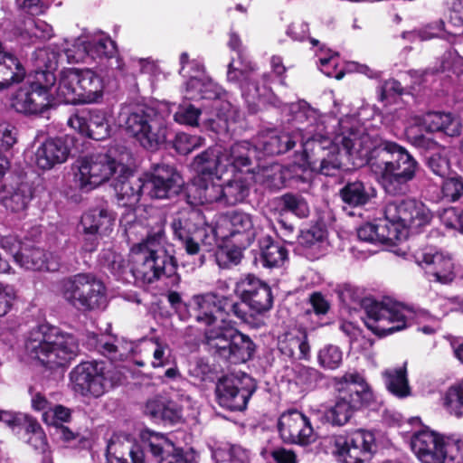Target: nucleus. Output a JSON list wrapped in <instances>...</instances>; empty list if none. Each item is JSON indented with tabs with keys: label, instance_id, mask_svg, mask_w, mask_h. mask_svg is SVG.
Masks as SVG:
<instances>
[{
	"label": "nucleus",
	"instance_id": "b1692460",
	"mask_svg": "<svg viewBox=\"0 0 463 463\" xmlns=\"http://www.w3.org/2000/svg\"><path fill=\"white\" fill-rule=\"evenodd\" d=\"M201 222L200 212L192 207L184 208L172 215L170 226L174 236L183 243L190 255L197 254L200 250L194 235L198 231Z\"/></svg>",
	"mask_w": 463,
	"mask_h": 463
},
{
	"label": "nucleus",
	"instance_id": "f8f14e48",
	"mask_svg": "<svg viewBox=\"0 0 463 463\" xmlns=\"http://www.w3.org/2000/svg\"><path fill=\"white\" fill-rule=\"evenodd\" d=\"M383 215L397 232L398 241L407 237L408 230L417 231L430 223L432 215L424 203L415 199L392 201L383 209Z\"/></svg>",
	"mask_w": 463,
	"mask_h": 463
},
{
	"label": "nucleus",
	"instance_id": "412c9836",
	"mask_svg": "<svg viewBox=\"0 0 463 463\" xmlns=\"http://www.w3.org/2000/svg\"><path fill=\"white\" fill-rule=\"evenodd\" d=\"M278 430L284 442L307 445L315 440L309 419L298 410H289L279 419Z\"/></svg>",
	"mask_w": 463,
	"mask_h": 463
},
{
	"label": "nucleus",
	"instance_id": "7ed1b4c3",
	"mask_svg": "<svg viewBox=\"0 0 463 463\" xmlns=\"http://www.w3.org/2000/svg\"><path fill=\"white\" fill-rule=\"evenodd\" d=\"M24 347L32 359L50 369L66 366L80 352L73 335L47 323L37 325L28 332Z\"/></svg>",
	"mask_w": 463,
	"mask_h": 463
},
{
	"label": "nucleus",
	"instance_id": "ddd939ff",
	"mask_svg": "<svg viewBox=\"0 0 463 463\" xmlns=\"http://www.w3.org/2000/svg\"><path fill=\"white\" fill-rule=\"evenodd\" d=\"M72 389L83 396L100 397L116 380L103 363L85 362L78 364L70 373Z\"/></svg>",
	"mask_w": 463,
	"mask_h": 463
},
{
	"label": "nucleus",
	"instance_id": "20e7f679",
	"mask_svg": "<svg viewBox=\"0 0 463 463\" xmlns=\"http://www.w3.org/2000/svg\"><path fill=\"white\" fill-rule=\"evenodd\" d=\"M133 160L125 146H115L105 154H92L78 158L71 166L74 187L90 192L109 181L115 173H124L126 164Z\"/></svg>",
	"mask_w": 463,
	"mask_h": 463
},
{
	"label": "nucleus",
	"instance_id": "f257e3e1",
	"mask_svg": "<svg viewBox=\"0 0 463 463\" xmlns=\"http://www.w3.org/2000/svg\"><path fill=\"white\" fill-rule=\"evenodd\" d=\"M337 127V130L324 135L321 143L312 142L319 150L330 145L327 156L320 161V174L335 176L339 173L342 166L339 146H342L354 165L367 164L388 194L398 195L408 192L409 182L415 177L419 165L404 147L392 141L373 146L372 137L363 130L354 129L347 118L339 119Z\"/></svg>",
	"mask_w": 463,
	"mask_h": 463
},
{
	"label": "nucleus",
	"instance_id": "8fccbe9b",
	"mask_svg": "<svg viewBox=\"0 0 463 463\" xmlns=\"http://www.w3.org/2000/svg\"><path fill=\"white\" fill-rule=\"evenodd\" d=\"M382 374L385 386L391 393L399 398L410 395L405 365L400 368L386 369Z\"/></svg>",
	"mask_w": 463,
	"mask_h": 463
},
{
	"label": "nucleus",
	"instance_id": "393cba45",
	"mask_svg": "<svg viewBox=\"0 0 463 463\" xmlns=\"http://www.w3.org/2000/svg\"><path fill=\"white\" fill-rule=\"evenodd\" d=\"M108 112L91 109L72 115L68 119L71 128L95 140H103L109 136L110 125Z\"/></svg>",
	"mask_w": 463,
	"mask_h": 463
},
{
	"label": "nucleus",
	"instance_id": "0e129e2a",
	"mask_svg": "<svg viewBox=\"0 0 463 463\" xmlns=\"http://www.w3.org/2000/svg\"><path fill=\"white\" fill-rule=\"evenodd\" d=\"M71 410L62 405H55L51 407L43 414L44 422L48 425L55 427V429L62 426L63 423L68 422L71 420Z\"/></svg>",
	"mask_w": 463,
	"mask_h": 463
},
{
	"label": "nucleus",
	"instance_id": "4be33fe9",
	"mask_svg": "<svg viewBox=\"0 0 463 463\" xmlns=\"http://www.w3.org/2000/svg\"><path fill=\"white\" fill-rule=\"evenodd\" d=\"M235 291L242 302L255 311L261 314L272 307L273 297L270 287L253 275L241 278L235 286Z\"/></svg>",
	"mask_w": 463,
	"mask_h": 463
},
{
	"label": "nucleus",
	"instance_id": "4468645a",
	"mask_svg": "<svg viewBox=\"0 0 463 463\" xmlns=\"http://www.w3.org/2000/svg\"><path fill=\"white\" fill-rule=\"evenodd\" d=\"M185 98L188 99H209L212 109L222 121L221 128H226L228 118L235 113L229 94L212 79L191 77L186 82Z\"/></svg>",
	"mask_w": 463,
	"mask_h": 463
},
{
	"label": "nucleus",
	"instance_id": "6ab92c4d",
	"mask_svg": "<svg viewBox=\"0 0 463 463\" xmlns=\"http://www.w3.org/2000/svg\"><path fill=\"white\" fill-rule=\"evenodd\" d=\"M144 176L145 194L165 199L177 194L183 185L180 175L169 165H157Z\"/></svg>",
	"mask_w": 463,
	"mask_h": 463
},
{
	"label": "nucleus",
	"instance_id": "e433bc0d",
	"mask_svg": "<svg viewBox=\"0 0 463 463\" xmlns=\"http://www.w3.org/2000/svg\"><path fill=\"white\" fill-rule=\"evenodd\" d=\"M357 237L360 241L369 243L392 245L398 241L397 232L392 230L390 222L383 219L365 222L357 229Z\"/></svg>",
	"mask_w": 463,
	"mask_h": 463
},
{
	"label": "nucleus",
	"instance_id": "473e14b6",
	"mask_svg": "<svg viewBox=\"0 0 463 463\" xmlns=\"http://www.w3.org/2000/svg\"><path fill=\"white\" fill-rule=\"evenodd\" d=\"M222 296H219L213 292L196 295L192 299L194 317L197 322L205 325L208 327L213 326L218 318L222 322Z\"/></svg>",
	"mask_w": 463,
	"mask_h": 463
},
{
	"label": "nucleus",
	"instance_id": "0eeeda50",
	"mask_svg": "<svg viewBox=\"0 0 463 463\" xmlns=\"http://www.w3.org/2000/svg\"><path fill=\"white\" fill-rule=\"evenodd\" d=\"M118 120L146 149L156 150L166 140V122L152 107L144 104L123 106Z\"/></svg>",
	"mask_w": 463,
	"mask_h": 463
},
{
	"label": "nucleus",
	"instance_id": "f03ea898",
	"mask_svg": "<svg viewBox=\"0 0 463 463\" xmlns=\"http://www.w3.org/2000/svg\"><path fill=\"white\" fill-rule=\"evenodd\" d=\"M156 227L148 232L145 240L131 248L132 277L138 283L150 284L162 276H171L175 271L174 257L164 247V220L158 218Z\"/></svg>",
	"mask_w": 463,
	"mask_h": 463
},
{
	"label": "nucleus",
	"instance_id": "4d7b16f0",
	"mask_svg": "<svg viewBox=\"0 0 463 463\" xmlns=\"http://www.w3.org/2000/svg\"><path fill=\"white\" fill-rule=\"evenodd\" d=\"M342 360V351L334 345H326L317 353L318 364L326 370L337 369L341 365Z\"/></svg>",
	"mask_w": 463,
	"mask_h": 463
},
{
	"label": "nucleus",
	"instance_id": "4c0bfd02",
	"mask_svg": "<svg viewBox=\"0 0 463 463\" xmlns=\"http://www.w3.org/2000/svg\"><path fill=\"white\" fill-rule=\"evenodd\" d=\"M192 205L222 203V184H215L213 177L196 176L187 192Z\"/></svg>",
	"mask_w": 463,
	"mask_h": 463
},
{
	"label": "nucleus",
	"instance_id": "79ce46f5",
	"mask_svg": "<svg viewBox=\"0 0 463 463\" xmlns=\"http://www.w3.org/2000/svg\"><path fill=\"white\" fill-rule=\"evenodd\" d=\"M127 455L129 456L132 463H145L146 455L140 444L128 439L126 442L113 439L108 444L109 463H129L126 458Z\"/></svg>",
	"mask_w": 463,
	"mask_h": 463
},
{
	"label": "nucleus",
	"instance_id": "c85d7f7f",
	"mask_svg": "<svg viewBox=\"0 0 463 463\" xmlns=\"http://www.w3.org/2000/svg\"><path fill=\"white\" fill-rule=\"evenodd\" d=\"M299 134L292 133L291 131L268 130L260 133L255 141L254 148L250 146L253 151L251 156L255 154L256 150H260L263 154L268 156H275L286 153L292 149L296 143L299 141Z\"/></svg>",
	"mask_w": 463,
	"mask_h": 463
},
{
	"label": "nucleus",
	"instance_id": "774afa93",
	"mask_svg": "<svg viewBox=\"0 0 463 463\" xmlns=\"http://www.w3.org/2000/svg\"><path fill=\"white\" fill-rule=\"evenodd\" d=\"M222 316L223 314L228 317L233 316L242 322H248V315L243 303L233 301L228 297L222 296Z\"/></svg>",
	"mask_w": 463,
	"mask_h": 463
},
{
	"label": "nucleus",
	"instance_id": "338daca9",
	"mask_svg": "<svg viewBox=\"0 0 463 463\" xmlns=\"http://www.w3.org/2000/svg\"><path fill=\"white\" fill-rule=\"evenodd\" d=\"M149 343L153 346L152 366L154 368H159L167 365L170 363V348L168 345L157 339H151Z\"/></svg>",
	"mask_w": 463,
	"mask_h": 463
},
{
	"label": "nucleus",
	"instance_id": "680f3d73",
	"mask_svg": "<svg viewBox=\"0 0 463 463\" xmlns=\"http://www.w3.org/2000/svg\"><path fill=\"white\" fill-rule=\"evenodd\" d=\"M444 406L457 417L463 415V381L449 388L445 394Z\"/></svg>",
	"mask_w": 463,
	"mask_h": 463
},
{
	"label": "nucleus",
	"instance_id": "9b49d317",
	"mask_svg": "<svg viewBox=\"0 0 463 463\" xmlns=\"http://www.w3.org/2000/svg\"><path fill=\"white\" fill-rule=\"evenodd\" d=\"M288 111L291 114L290 120L296 125V129L291 132L300 135L299 141L305 152L307 151L311 142L318 140L321 143L320 138L335 129L339 121L335 118H320L317 112L304 100L290 104Z\"/></svg>",
	"mask_w": 463,
	"mask_h": 463
},
{
	"label": "nucleus",
	"instance_id": "9d476101",
	"mask_svg": "<svg viewBox=\"0 0 463 463\" xmlns=\"http://www.w3.org/2000/svg\"><path fill=\"white\" fill-rule=\"evenodd\" d=\"M208 349L233 364L245 363L254 353L251 339L232 326H211L204 332Z\"/></svg>",
	"mask_w": 463,
	"mask_h": 463
},
{
	"label": "nucleus",
	"instance_id": "c9c22d12",
	"mask_svg": "<svg viewBox=\"0 0 463 463\" xmlns=\"http://www.w3.org/2000/svg\"><path fill=\"white\" fill-rule=\"evenodd\" d=\"M52 94L40 93L24 85L16 92L14 107L21 113L42 114L52 105Z\"/></svg>",
	"mask_w": 463,
	"mask_h": 463
},
{
	"label": "nucleus",
	"instance_id": "cd10ccee",
	"mask_svg": "<svg viewBox=\"0 0 463 463\" xmlns=\"http://www.w3.org/2000/svg\"><path fill=\"white\" fill-rule=\"evenodd\" d=\"M129 164H126L124 173H115L112 176V186L118 202L125 206H133L137 203L142 194H145L144 176L138 177L131 174Z\"/></svg>",
	"mask_w": 463,
	"mask_h": 463
},
{
	"label": "nucleus",
	"instance_id": "a18cd8bd",
	"mask_svg": "<svg viewBox=\"0 0 463 463\" xmlns=\"http://www.w3.org/2000/svg\"><path fill=\"white\" fill-rule=\"evenodd\" d=\"M81 103L97 102L103 94V80L92 70L78 69Z\"/></svg>",
	"mask_w": 463,
	"mask_h": 463
},
{
	"label": "nucleus",
	"instance_id": "423d86ee",
	"mask_svg": "<svg viewBox=\"0 0 463 463\" xmlns=\"http://www.w3.org/2000/svg\"><path fill=\"white\" fill-rule=\"evenodd\" d=\"M250 144L247 141L235 143L230 147L215 145L198 154L192 162L197 176L215 177L236 172H249L251 164Z\"/></svg>",
	"mask_w": 463,
	"mask_h": 463
},
{
	"label": "nucleus",
	"instance_id": "ea45409f",
	"mask_svg": "<svg viewBox=\"0 0 463 463\" xmlns=\"http://www.w3.org/2000/svg\"><path fill=\"white\" fill-rule=\"evenodd\" d=\"M256 71L255 64H247L243 68H235L234 64L228 65L227 80L236 83L241 90L242 96L248 102L255 103L256 99L260 96V89L255 82H252V75Z\"/></svg>",
	"mask_w": 463,
	"mask_h": 463
},
{
	"label": "nucleus",
	"instance_id": "1a4fd4ad",
	"mask_svg": "<svg viewBox=\"0 0 463 463\" xmlns=\"http://www.w3.org/2000/svg\"><path fill=\"white\" fill-rule=\"evenodd\" d=\"M62 298L80 311H91L106 305L104 284L91 273H78L60 283Z\"/></svg>",
	"mask_w": 463,
	"mask_h": 463
},
{
	"label": "nucleus",
	"instance_id": "a19ab883",
	"mask_svg": "<svg viewBox=\"0 0 463 463\" xmlns=\"http://www.w3.org/2000/svg\"><path fill=\"white\" fill-rule=\"evenodd\" d=\"M78 69L70 68L60 72L57 86L54 89L56 98L68 104L81 103L80 95Z\"/></svg>",
	"mask_w": 463,
	"mask_h": 463
},
{
	"label": "nucleus",
	"instance_id": "a211bd4d",
	"mask_svg": "<svg viewBox=\"0 0 463 463\" xmlns=\"http://www.w3.org/2000/svg\"><path fill=\"white\" fill-rule=\"evenodd\" d=\"M449 439L430 429H423L412 436L411 446L422 463H444L449 453Z\"/></svg>",
	"mask_w": 463,
	"mask_h": 463
},
{
	"label": "nucleus",
	"instance_id": "2f4dec72",
	"mask_svg": "<svg viewBox=\"0 0 463 463\" xmlns=\"http://www.w3.org/2000/svg\"><path fill=\"white\" fill-rule=\"evenodd\" d=\"M69 155V146L62 138H50L35 150L34 163L43 170H50L57 165L63 164Z\"/></svg>",
	"mask_w": 463,
	"mask_h": 463
},
{
	"label": "nucleus",
	"instance_id": "aec40b11",
	"mask_svg": "<svg viewBox=\"0 0 463 463\" xmlns=\"http://www.w3.org/2000/svg\"><path fill=\"white\" fill-rule=\"evenodd\" d=\"M141 441L158 463H196L192 454L176 448L161 433L144 430L141 433Z\"/></svg>",
	"mask_w": 463,
	"mask_h": 463
},
{
	"label": "nucleus",
	"instance_id": "2eb2a0df",
	"mask_svg": "<svg viewBox=\"0 0 463 463\" xmlns=\"http://www.w3.org/2000/svg\"><path fill=\"white\" fill-rule=\"evenodd\" d=\"M256 390L252 378L245 373L221 379L216 385V397L220 406L230 411H243Z\"/></svg>",
	"mask_w": 463,
	"mask_h": 463
},
{
	"label": "nucleus",
	"instance_id": "f704fd0d",
	"mask_svg": "<svg viewBox=\"0 0 463 463\" xmlns=\"http://www.w3.org/2000/svg\"><path fill=\"white\" fill-rule=\"evenodd\" d=\"M278 349L281 355L290 360H309L310 345L306 332L292 330L279 336Z\"/></svg>",
	"mask_w": 463,
	"mask_h": 463
},
{
	"label": "nucleus",
	"instance_id": "5fc2aeb1",
	"mask_svg": "<svg viewBox=\"0 0 463 463\" xmlns=\"http://www.w3.org/2000/svg\"><path fill=\"white\" fill-rule=\"evenodd\" d=\"M216 463H249V453L240 446H231L228 449L219 448L213 452Z\"/></svg>",
	"mask_w": 463,
	"mask_h": 463
},
{
	"label": "nucleus",
	"instance_id": "bf43d9fd",
	"mask_svg": "<svg viewBox=\"0 0 463 463\" xmlns=\"http://www.w3.org/2000/svg\"><path fill=\"white\" fill-rule=\"evenodd\" d=\"M318 55L319 70L327 77L341 80L345 73L343 71H336L337 53H333L331 50L326 49L324 46L320 48Z\"/></svg>",
	"mask_w": 463,
	"mask_h": 463
},
{
	"label": "nucleus",
	"instance_id": "c03bdc74",
	"mask_svg": "<svg viewBox=\"0 0 463 463\" xmlns=\"http://www.w3.org/2000/svg\"><path fill=\"white\" fill-rule=\"evenodd\" d=\"M421 124L428 132H442L449 137L460 134L461 125L451 113L428 112L421 118Z\"/></svg>",
	"mask_w": 463,
	"mask_h": 463
},
{
	"label": "nucleus",
	"instance_id": "6e6d98bb",
	"mask_svg": "<svg viewBox=\"0 0 463 463\" xmlns=\"http://www.w3.org/2000/svg\"><path fill=\"white\" fill-rule=\"evenodd\" d=\"M281 204L284 211L289 212L298 218H307L310 209L306 199L294 194H286L281 196Z\"/></svg>",
	"mask_w": 463,
	"mask_h": 463
},
{
	"label": "nucleus",
	"instance_id": "bb28decb",
	"mask_svg": "<svg viewBox=\"0 0 463 463\" xmlns=\"http://www.w3.org/2000/svg\"><path fill=\"white\" fill-rule=\"evenodd\" d=\"M35 55L40 65L44 66L46 70L34 71L28 77L25 85L40 93L52 94V99H54L56 77L52 70L57 65L59 53L44 48L38 50Z\"/></svg>",
	"mask_w": 463,
	"mask_h": 463
},
{
	"label": "nucleus",
	"instance_id": "69168bd1",
	"mask_svg": "<svg viewBox=\"0 0 463 463\" xmlns=\"http://www.w3.org/2000/svg\"><path fill=\"white\" fill-rule=\"evenodd\" d=\"M107 266L110 272L118 279H128V261L120 254L109 252L106 256Z\"/></svg>",
	"mask_w": 463,
	"mask_h": 463
},
{
	"label": "nucleus",
	"instance_id": "72a5a7b5",
	"mask_svg": "<svg viewBox=\"0 0 463 463\" xmlns=\"http://www.w3.org/2000/svg\"><path fill=\"white\" fill-rule=\"evenodd\" d=\"M116 214L104 206L95 207L85 212L80 218L84 233L109 236L115 226Z\"/></svg>",
	"mask_w": 463,
	"mask_h": 463
},
{
	"label": "nucleus",
	"instance_id": "3c124183",
	"mask_svg": "<svg viewBox=\"0 0 463 463\" xmlns=\"http://www.w3.org/2000/svg\"><path fill=\"white\" fill-rule=\"evenodd\" d=\"M450 154L451 148L447 146H439L436 151L431 153L427 164L433 174L441 177L449 175L450 170Z\"/></svg>",
	"mask_w": 463,
	"mask_h": 463
},
{
	"label": "nucleus",
	"instance_id": "49530a36",
	"mask_svg": "<svg viewBox=\"0 0 463 463\" xmlns=\"http://www.w3.org/2000/svg\"><path fill=\"white\" fill-rule=\"evenodd\" d=\"M260 261L267 268H279L288 260V250L279 242H276L270 236L260 241Z\"/></svg>",
	"mask_w": 463,
	"mask_h": 463
},
{
	"label": "nucleus",
	"instance_id": "dca6fc26",
	"mask_svg": "<svg viewBox=\"0 0 463 463\" xmlns=\"http://www.w3.org/2000/svg\"><path fill=\"white\" fill-rule=\"evenodd\" d=\"M115 53V43L102 33L81 35L75 40L72 48L65 50L70 63H89L96 60L109 59Z\"/></svg>",
	"mask_w": 463,
	"mask_h": 463
},
{
	"label": "nucleus",
	"instance_id": "864d4df0",
	"mask_svg": "<svg viewBox=\"0 0 463 463\" xmlns=\"http://www.w3.org/2000/svg\"><path fill=\"white\" fill-rule=\"evenodd\" d=\"M17 142V129L8 122H0V162L9 161Z\"/></svg>",
	"mask_w": 463,
	"mask_h": 463
},
{
	"label": "nucleus",
	"instance_id": "c756f323",
	"mask_svg": "<svg viewBox=\"0 0 463 463\" xmlns=\"http://www.w3.org/2000/svg\"><path fill=\"white\" fill-rule=\"evenodd\" d=\"M15 263L28 270L54 272L59 270L61 267V260L58 255L51 252L47 253L43 249L32 245L29 241H26Z\"/></svg>",
	"mask_w": 463,
	"mask_h": 463
},
{
	"label": "nucleus",
	"instance_id": "58836bf2",
	"mask_svg": "<svg viewBox=\"0 0 463 463\" xmlns=\"http://www.w3.org/2000/svg\"><path fill=\"white\" fill-rule=\"evenodd\" d=\"M25 75L26 71L19 59L6 52L0 43V90L20 83Z\"/></svg>",
	"mask_w": 463,
	"mask_h": 463
},
{
	"label": "nucleus",
	"instance_id": "7c9ffc66",
	"mask_svg": "<svg viewBox=\"0 0 463 463\" xmlns=\"http://www.w3.org/2000/svg\"><path fill=\"white\" fill-rule=\"evenodd\" d=\"M33 197V186L22 182L14 186L4 187L0 193V203L8 213L24 215Z\"/></svg>",
	"mask_w": 463,
	"mask_h": 463
},
{
	"label": "nucleus",
	"instance_id": "39448f33",
	"mask_svg": "<svg viewBox=\"0 0 463 463\" xmlns=\"http://www.w3.org/2000/svg\"><path fill=\"white\" fill-rule=\"evenodd\" d=\"M334 383L337 392L335 403L326 412V418L332 425L344 426L357 411L374 401L373 389L356 371L335 377Z\"/></svg>",
	"mask_w": 463,
	"mask_h": 463
},
{
	"label": "nucleus",
	"instance_id": "052dcab7",
	"mask_svg": "<svg viewBox=\"0 0 463 463\" xmlns=\"http://www.w3.org/2000/svg\"><path fill=\"white\" fill-rule=\"evenodd\" d=\"M441 194L442 199L447 203L463 201V177L455 175L444 180Z\"/></svg>",
	"mask_w": 463,
	"mask_h": 463
},
{
	"label": "nucleus",
	"instance_id": "13d9d810",
	"mask_svg": "<svg viewBox=\"0 0 463 463\" xmlns=\"http://www.w3.org/2000/svg\"><path fill=\"white\" fill-rule=\"evenodd\" d=\"M323 379V373L310 366L299 365L295 371L296 383L307 390L316 388Z\"/></svg>",
	"mask_w": 463,
	"mask_h": 463
},
{
	"label": "nucleus",
	"instance_id": "e2e57ef3",
	"mask_svg": "<svg viewBox=\"0 0 463 463\" xmlns=\"http://www.w3.org/2000/svg\"><path fill=\"white\" fill-rule=\"evenodd\" d=\"M203 145V137L196 135H189L184 132L176 134L174 140L175 149L182 155H187Z\"/></svg>",
	"mask_w": 463,
	"mask_h": 463
},
{
	"label": "nucleus",
	"instance_id": "de8ad7c7",
	"mask_svg": "<svg viewBox=\"0 0 463 463\" xmlns=\"http://www.w3.org/2000/svg\"><path fill=\"white\" fill-rule=\"evenodd\" d=\"M243 169V172L232 174L233 178L228 181L225 185H222V203L233 205L242 202L248 196L250 191L249 182L245 178L237 176L236 175L239 173L252 175L253 173H251L250 169L249 172L246 171V168Z\"/></svg>",
	"mask_w": 463,
	"mask_h": 463
},
{
	"label": "nucleus",
	"instance_id": "6e6552de",
	"mask_svg": "<svg viewBox=\"0 0 463 463\" xmlns=\"http://www.w3.org/2000/svg\"><path fill=\"white\" fill-rule=\"evenodd\" d=\"M364 305L367 315L365 325L379 335L401 331L423 315L422 311L399 302L366 300Z\"/></svg>",
	"mask_w": 463,
	"mask_h": 463
},
{
	"label": "nucleus",
	"instance_id": "a878e982",
	"mask_svg": "<svg viewBox=\"0 0 463 463\" xmlns=\"http://www.w3.org/2000/svg\"><path fill=\"white\" fill-rule=\"evenodd\" d=\"M413 258L416 263L434 278L435 281L448 284L454 279V263L449 255L426 249L414 252Z\"/></svg>",
	"mask_w": 463,
	"mask_h": 463
},
{
	"label": "nucleus",
	"instance_id": "37998d69",
	"mask_svg": "<svg viewBox=\"0 0 463 463\" xmlns=\"http://www.w3.org/2000/svg\"><path fill=\"white\" fill-rule=\"evenodd\" d=\"M326 231L318 226H313L302 231L298 236V244L303 253L310 260L318 259L327 249Z\"/></svg>",
	"mask_w": 463,
	"mask_h": 463
},
{
	"label": "nucleus",
	"instance_id": "09e8293b",
	"mask_svg": "<svg viewBox=\"0 0 463 463\" xmlns=\"http://www.w3.org/2000/svg\"><path fill=\"white\" fill-rule=\"evenodd\" d=\"M340 195L345 203L352 206L364 205L375 195V191L371 185H366L361 181L348 183L340 190Z\"/></svg>",
	"mask_w": 463,
	"mask_h": 463
},
{
	"label": "nucleus",
	"instance_id": "603ef678",
	"mask_svg": "<svg viewBox=\"0 0 463 463\" xmlns=\"http://www.w3.org/2000/svg\"><path fill=\"white\" fill-rule=\"evenodd\" d=\"M23 37H27L32 43L38 40H49L53 36V29L45 21L41 19H29L24 23Z\"/></svg>",
	"mask_w": 463,
	"mask_h": 463
},
{
	"label": "nucleus",
	"instance_id": "f3484780",
	"mask_svg": "<svg viewBox=\"0 0 463 463\" xmlns=\"http://www.w3.org/2000/svg\"><path fill=\"white\" fill-rule=\"evenodd\" d=\"M216 237L232 241L236 247L247 248L255 238L253 221L249 213L233 211L222 216L215 229Z\"/></svg>",
	"mask_w": 463,
	"mask_h": 463
},
{
	"label": "nucleus",
	"instance_id": "5701e85b",
	"mask_svg": "<svg viewBox=\"0 0 463 463\" xmlns=\"http://www.w3.org/2000/svg\"><path fill=\"white\" fill-rule=\"evenodd\" d=\"M339 459L343 463H364L371 458L375 448V438L373 432L356 430L341 442L336 441Z\"/></svg>",
	"mask_w": 463,
	"mask_h": 463
}]
</instances>
